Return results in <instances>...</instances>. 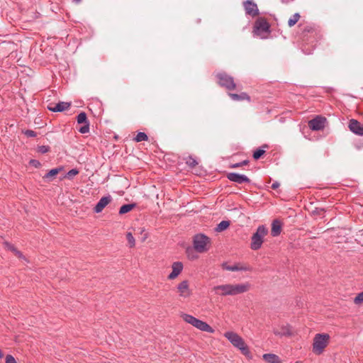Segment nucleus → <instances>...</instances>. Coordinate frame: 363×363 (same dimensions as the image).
<instances>
[{"instance_id": "aec40b11", "label": "nucleus", "mask_w": 363, "mask_h": 363, "mask_svg": "<svg viewBox=\"0 0 363 363\" xmlns=\"http://www.w3.org/2000/svg\"><path fill=\"white\" fill-rule=\"evenodd\" d=\"M263 359L267 363H280L281 360L279 356L274 354H264L262 356Z\"/></svg>"}, {"instance_id": "39448f33", "label": "nucleus", "mask_w": 363, "mask_h": 363, "mask_svg": "<svg viewBox=\"0 0 363 363\" xmlns=\"http://www.w3.org/2000/svg\"><path fill=\"white\" fill-rule=\"evenodd\" d=\"M268 230L264 225H259L256 232L252 236L250 247L253 250H259L263 243L264 238L267 234Z\"/></svg>"}, {"instance_id": "6ab92c4d", "label": "nucleus", "mask_w": 363, "mask_h": 363, "mask_svg": "<svg viewBox=\"0 0 363 363\" xmlns=\"http://www.w3.org/2000/svg\"><path fill=\"white\" fill-rule=\"evenodd\" d=\"M281 231V224L278 220H274L272 223L271 233L273 237L278 236Z\"/></svg>"}, {"instance_id": "7ed1b4c3", "label": "nucleus", "mask_w": 363, "mask_h": 363, "mask_svg": "<svg viewBox=\"0 0 363 363\" xmlns=\"http://www.w3.org/2000/svg\"><path fill=\"white\" fill-rule=\"evenodd\" d=\"M330 335L327 333H318L314 336L313 342V352L317 355L321 354L328 345Z\"/></svg>"}, {"instance_id": "393cba45", "label": "nucleus", "mask_w": 363, "mask_h": 363, "mask_svg": "<svg viewBox=\"0 0 363 363\" xmlns=\"http://www.w3.org/2000/svg\"><path fill=\"white\" fill-rule=\"evenodd\" d=\"M299 18H300V15L298 13L294 14L288 21L289 26V27L294 26L298 22Z\"/></svg>"}, {"instance_id": "a211bd4d", "label": "nucleus", "mask_w": 363, "mask_h": 363, "mask_svg": "<svg viewBox=\"0 0 363 363\" xmlns=\"http://www.w3.org/2000/svg\"><path fill=\"white\" fill-rule=\"evenodd\" d=\"M71 104L69 102L61 101L53 106H49L48 109L52 112H62L69 108Z\"/></svg>"}, {"instance_id": "9d476101", "label": "nucleus", "mask_w": 363, "mask_h": 363, "mask_svg": "<svg viewBox=\"0 0 363 363\" xmlns=\"http://www.w3.org/2000/svg\"><path fill=\"white\" fill-rule=\"evenodd\" d=\"M325 122V118L318 116L309 121L308 125L313 130H320L324 128Z\"/></svg>"}, {"instance_id": "1a4fd4ad", "label": "nucleus", "mask_w": 363, "mask_h": 363, "mask_svg": "<svg viewBox=\"0 0 363 363\" xmlns=\"http://www.w3.org/2000/svg\"><path fill=\"white\" fill-rule=\"evenodd\" d=\"M274 335L282 336H290L291 335V327L289 324H279L273 328Z\"/></svg>"}, {"instance_id": "f257e3e1", "label": "nucleus", "mask_w": 363, "mask_h": 363, "mask_svg": "<svg viewBox=\"0 0 363 363\" xmlns=\"http://www.w3.org/2000/svg\"><path fill=\"white\" fill-rule=\"evenodd\" d=\"M250 289V284L247 282L240 284H225L215 286L213 290L221 296H236L245 293Z\"/></svg>"}, {"instance_id": "5701e85b", "label": "nucleus", "mask_w": 363, "mask_h": 363, "mask_svg": "<svg viewBox=\"0 0 363 363\" xmlns=\"http://www.w3.org/2000/svg\"><path fill=\"white\" fill-rule=\"evenodd\" d=\"M135 203H128L125 204L122 206L119 210L120 214H124L128 212H130L131 210H133L135 207Z\"/></svg>"}, {"instance_id": "c756f323", "label": "nucleus", "mask_w": 363, "mask_h": 363, "mask_svg": "<svg viewBox=\"0 0 363 363\" xmlns=\"http://www.w3.org/2000/svg\"><path fill=\"white\" fill-rule=\"evenodd\" d=\"M265 151L264 150L258 149L253 153V157L255 160H258L260 158L262 155L264 154Z\"/></svg>"}, {"instance_id": "412c9836", "label": "nucleus", "mask_w": 363, "mask_h": 363, "mask_svg": "<svg viewBox=\"0 0 363 363\" xmlns=\"http://www.w3.org/2000/svg\"><path fill=\"white\" fill-rule=\"evenodd\" d=\"M62 168H55L50 170L44 177L43 179L48 181H51L52 178L57 175L60 171Z\"/></svg>"}, {"instance_id": "6e6552de", "label": "nucleus", "mask_w": 363, "mask_h": 363, "mask_svg": "<svg viewBox=\"0 0 363 363\" xmlns=\"http://www.w3.org/2000/svg\"><path fill=\"white\" fill-rule=\"evenodd\" d=\"M218 83L221 86L225 87L228 90L235 89V84L233 81V77L227 75L225 73H218L217 74Z\"/></svg>"}, {"instance_id": "72a5a7b5", "label": "nucleus", "mask_w": 363, "mask_h": 363, "mask_svg": "<svg viewBox=\"0 0 363 363\" xmlns=\"http://www.w3.org/2000/svg\"><path fill=\"white\" fill-rule=\"evenodd\" d=\"M85 125L81 127L79 131L81 133H86L89 131V123H84Z\"/></svg>"}, {"instance_id": "4c0bfd02", "label": "nucleus", "mask_w": 363, "mask_h": 363, "mask_svg": "<svg viewBox=\"0 0 363 363\" xmlns=\"http://www.w3.org/2000/svg\"><path fill=\"white\" fill-rule=\"evenodd\" d=\"M30 164L36 168L40 167V165H41L40 162L36 160H31L30 161Z\"/></svg>"}, {"instance_id": "0eeeda50", "label": "nucleus", "mask_w": 363, "mask_h": 363, "mask_svg": "<svg viewBox=\"0 0 363 363\" xmlns=\"http://www.w3.org/2000/svg\"><path fill=\"white\" fill-rule=\"evenodd\" d=\"M193 242L195 250L201 253L208 250L207 245L210 243V239L203 234H197L194 237Z\"/></svg>"}, {"instance_id": "b1692460", "label": "nucleus", "mask_w": 363, "mask_h": 363, "mask_svg": "<svg viewBox=\"0 0 363 363\" xmlns=\"http://www.w3.org/2000/svg\"><path fill=\"white\" fill-rule=\"evenodd\" d=\"M230 225V222L228 220H222L216 228V231L222 232L226 230Z\"/></svg>"}, {"instance_id": "79ce46f5", "label": "nucleus", "mask_w": 363, "mask_h": 363, "mask_svg": "<svg viewBox=\"0 0 363 363\" xmlns=\"http://www.w3.org/2000/svg\"><path fill=\"white\" fill-rule=\"evenodd\" d=\"M241 163H242V165H245V164H247V161L245 160V161L242 162Z\"/></svg>"}, {"instance_id": "423d86ee", "label": "nucleus", "mask_w": 363, "mask_h": 363, "mask_svg": "<svg viewBox=\"0 0 363 363\" xmlns=\"http://www.w3.org/2000/svg\"><path fill=\"white\" fill-rule=\"evenodd\" d=\"M253 32L255 35L260 38H266L269 33V25L264 19L259 18L255 23Z\"/></svg>"}, {"instance_id": "4468645a", "label": "nucleus", "mask_w": 363, "mask_h": 363, "mask_svg": "<svg viewBox=\"0 0 363 363\" xmlns=\"http://www.w3.org/2000/svg\"><path fill=\"white\" fill-rule=\"evenodd\" d=\"M228 179L233 182L238 183V184H243L250 182L249 178L245 176V174H240L238 173H229L228 174Z\"/></svg>"}, {"instance_id": "2f4dec72", "label": "nucleus", "mask_w": 363, "mask_h": 363, "mask_svg": "<svg viewBox=\"0 0 363 363\" xmlns=\"http://www.w3.org/2000/svg\"><path fill=\"white\" fill-rule=\"evenodd\" d=\"M79 171L77 169H72L67 173V177L68 179H72L73 177L78 174Z\"/></svg>"}, {"instance_id": "f03ea898", "label": "nucleus", "mask_w": 363, "mask_h": 363, "mask_svg": "<svg viewBox=\"0 0 363 363\" xmlns=\"http://www.w3.org/2000/svg\"><path fill=\"white\" fill-rule=\"evenodd\" d=\"M224 337L247 358H252V354L241 336L235 332L228 331L224 333Z\"/></svg>"}, {"instance_id": "ddd939ff", "label": "nucleus", "mask_w": 363, "mask_h": 363, "mask_svg": "<svg viewBox=\"0 0 363 363\" xmlns=\"http://www.w3.org/2000/svg\"><path fill=\"white\" fill-rule=\"evenodd\" d=\"M348 127L350 130L355 135L363 136V124L359 123L357 120H350Z\"/></svg>"}, {"instance_id": "c85d7f7f", "label": "nucleus", "mask_w": 363, "mask_h": 363, "mask_svg": "<svg viewBox=\"0 0 363 363\" xmlns=\"http://www.w3.org/2000/svg\"><path fill=\"white\" fill-rule=\"evenodd\" d=\"M38 152L41 154H45L49 152L50 147L48 145H40L38 147Z\"/></svg>"}, {"instance_id": "e433bc0d", "label": "nucleus", "mask_w": 363, "mask_h": 363, "mask_svg": "<svg viewBox=\"0 0 363 363\" xmlns=\"http://www.w3.org/2000/svg\"><path fill=\"white\" fill-rule=\"evenodd\" d=\"M24 134L28 137H35L36 133L35 131L31 130H26L24 131Z\"/></svg>"}, {"instance_id": "bb28decb", "label": "nucleus", "mask_w": 363, "mask_h": 363, "mask_svg": "<svg viewBox=\"0 0 363 363\" xmlns=\"http://www.w3.org/2000/svg\"><path fill=\"white\" fill-rule=\"evenodd\" d=\"M147 139H148L147 135L145 133H143V132H139L136 135L135 138H134V140L136 142L146 141V140H147Z\"/></svg>"}, {"instance_id": "37998d69", "label": "nucleus", "mask_w": 363, "mask_h": 363, "mask_svg": "<svg viewBox=\"0 0 363 363\" xmlns=\"http://www.w3.org/2000/svg\"><path fill=\"white\" fill-rule=\"evenodd\" d=\"M73 1L77 2V3H79L82 0H73Z\"/></svg>"}, {"instance_id": "4be33fe9", "label": "nucleus", "mask_w": 363, "mask_h": 363, "mask_svg": "<svg viewBox=\"0 0 363 363\" xmlns=\"http://www.w3.org/2000/svg\"><path fill=\"white\" fill-rule=\"evenodd\" d=\"M229 96L234 101H241V100H245V99H247V100L250 99L249 96L245 93H242L240 94H229Z\"/></svg>"}, {"instance_id": "7c9ffc66", "label": "nucleus", "mask_w": 363, "mask_h": 363, "mask_svg": "<svg viewBox=\"0 0 363 363\" xmlns=\"http://www.w3.org/2000/svg\"><path fill=\"white\" fill-rule=\"evenodd\" d=\"M126 238L128 240V243L130 245L131 247L135 245V238L133 236L131 233H128L126 235Z\"/></svg>"}, {"instance_id": "c03bdc74", "label": "nucleus", "mask_w": 363, "mask_h": 363, "mask_svg": "<svg viewBox=\"0 0 363 363\" xmlns=\"http://www.w3.org/2000/svg\"><path fill=\"white\" fill-rule=\"evenodd\" d=\"M296 363H299V362H296Z\"/></svg>"}, {"instance_id": "a878e982", "label": "nucleus", "mask_w": 363, "mask_h": 363, "mask_svg": "<svg viewBox=\"0 0 363 363\" xmlns=\"http://www.w3.org/2000/svg\"><path fill=\"white\" fill-rule=\"evenodd\" d=\"M77 121L79 124L89 123L87 121L86 114L84 112H81L79 114H78Z\"/></svg>"}, {"instance_id": "cd10ccee", "label": "nucleus", "mask_w": 363, "mask_h": 363, "mask_svg": "<svg viewBox=\"0 0 363 363\" xmlns=\"http://www.w3.org/2000/svg\"><path fill=\"white\" fill-rule=\"evenodd\" d=\"M5 245L6 246V247L9 250H11L12 252H13L16 256H18L20 258H23L22 253L21 252H19L18 250H17L12 245H11L8 242H6Z\"/></svg>"}, {"instance_id": "f704fd0d", "label": "nucleus", "mask_w": 363, "mask_h": 363, "mask_svg": "<svg viewBox=\"0 0 363 363\" xmlns=\"http://www.w3.org/2000/svg\"><path fill=\"white\" fill-rule=\"evenodd\" d=\"M363 302V291L359 293L355 298H354V303L358 304Z\"/></svg>"}, {"instance_id": "dca6fc26", "label": "nucleus", "mask_w": 363, "mask_h": 363, "mask_svg": "<svg viewBox=\"0 0 363 363\" xmlns=\"http://www.w3.org/2000/svg\"><path fill=\"white\" fill-rule=\"evenodd\" d=\"M111 200L112 198L110 195L102 197L95 206L94 211L97 213L101 212Z\"/></svg>"}, {"instance_id": "c9c22d12", "label": "nucleus", "mask_w": 363, "mask_h": 363, "mask_svg": "<svg viewBox=\"0 0 363 363\" xmlns=\"http://www.w3.org/2000/svg\"><path fill=\"white\" fill-rule=\"evenodd\" d=\"M6 363H16V361L12 355L8 354L6 357Z\"/></svg>"}, {"instance_id": "2eb2a0df", "label": "nucleus", "mask_w": 363, "mask_h": 363, "mask_svg": "<svg viewBox=\"0 0 363 363\" xmlns=\"http://www.w3.org/2000/svg\"><path fill=\"white\" fill-rule=\"evenodd\" d=\"M244 7L246 11V13L252 16H255L258 15L259 11L257 9V6L256 4L252 2V1L247 0L244 3Z\"/></svg>"}, {"instance_id": "f8f14e48", "label": "nucleus", "mask_w": 363, "mask_h": 363, "mask_svg": "<svg viewBox=\"0 0 363 363\" xmlns=\"http://www.w3.org/2000/svg\"><path fill=\"white\" fill-rule=\"evenodd\" d=\"M177 291L180 297L184 298H189L191 294V291L189 289V281L184 280L179 284L177 286Z\"/></svg>"}, {"instance_id": "9b49d317", "label": "nucleus", "mask_w": 363, "mask_h": 363, "mask_svg": "<svg viewBox=\"0 0 363 363\" xmlns=\"http://www.w3.org/2000/svg\"><path fill=\"white\" fill-rule=\"evenodd\" d=\"M222 267L225 270L231 272H247L252 270V268L250 266L245 265L242 263H235L233 265H229L228 263L225 262L222 264Z\"/></svg>"}, {"instance_id": "a19ab883", "label": "nucleus", "mask_w": 363, "mask_h": 363, "mask_svg": "<svg viewBox=\"0 0 363 363\" xmlns=\"http://www.w3.org/2000/svg\"><path fill=\"white\" fill-rule=\"evenodd\" d=\"M4 357L3 352L0 350V358H2Z\"/></svg>"}, {"instance_id": "20e7f679", "label": "nucleus", "mask_w": 363, "mask_h": 363, "mask_svg": "<svg viewBox=\"0 0 363 363\" xmlns=\"http://www.w3.org/2000/svg\"><path fill=\"white\" fill-rule=\"evenodd\" d=\"M182 317L185 322L191 324L201 331L208 332L210 333H213L214 332V330L208 323L197 319L191 315L184 313L182 315Z\"/></svg>"}, {"instance_id": "f3484780", "label": "nucleus", "mask_w": 363, "mask_h": 363, "mask_svg": "<svg viewBox=\"0 0 363 363\" xmlns=\"http://www.w3.org/2000/svg\"><path fill=\"white\" fill-rule=\"evenodd\" d=\"M172 272L169 274L168 279H174L179 276L183 269V264L181 262H175L172 266Z\"/></svg>"}, {"instance_id": "473e14b6", "label": "nucleus", "mask_w": 363, "mask_h": 363, "mask_svg": "<svg viewBox=\"0 0 363 363\" xmlns=\"http://www.w3.org/2000/svg\"><path fill=\"white\" fill-rule=\"evenodd\" d=\"M186 164H187L189 167H192L196 166V165L198 164V162H197V161H196L194 158H193V157H189L186 160Z\"/></svg>"}, {"instance_id": "ea45409f", "label": "nucleus", "mask_w": 363, "mask_h": 363, "mask_svg": "<svg viewBox=\"0 0 363 363\" xmlns=\"http://www.w3.org/2000/svg\"><path fill=\"white\" fill-rule=\"evenodd\" d=\"M240 166H242V163L240 162V163H236V164H233V167H234V168L235 167H239Z\"/></svg>"}, {"instance_id": "58836bf2", "label": "nucleus", "mask_w": 363, "mask_h": 363, "mask_svg": "<svg viewBox=\"0 0 363 363\" xmlns=\"http://www.w3.org/2000/svg\"><path fill=\"white\" fill-rule=\"evenodd\" d=\"M279 186V182H274V183L272 184V188L273 189H277Z\"/></svg>"}]
</instances>
